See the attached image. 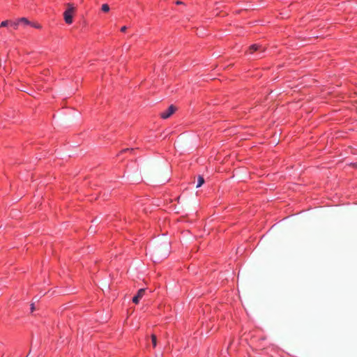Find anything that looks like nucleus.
<instances>
[{"instance_id":"obj_6","label":"nucleus","mask_w":357,"mask_h":357,"mask_svg":"<svg viewBox=\"0 0 357 357\" xmlns=\"http://www.w3.org/2000/svg\"><path fill=\"white\" fill-rule=\"evenodd\" d=\"M20 23H23L24 24H31V22L26 17H22L18 20Z\"/></svg>"},{"instance_id":"obj_4","label":"nucleus","mask_w":357,"mask_h":357,"mask_svg":"<svg viewBox=\"0 0 357 357\" xmlns=\"http://www.w3.org/2000/svg\"><path fill=\"white\" fill-rule=\"evenodd\" d=\"M145 289H140L138 290L137 294L132 298V302L135 304H137L139 300L143 297L145 293Z\"/></svg>"},{"instance_id":"obj_14","label":"nucleus","mask_w":357,"mask_h":357,"mask_svg":"<svg viewBox=\"0 0 357 357\" xmlns=\"http://www.w3.org/2000/svg\"><path fill=\"white\" fill-rule=\"evenodd\" d=\"M126 29H127V27L124 26L121 27V31L122 32H125L126 31Z\"/></svg>"},{"instance_id":"obj_12","label":"nucleus","mask_w":357,"mask_h":357,"mask_svg":"<svg viewBox=\"0 0 357 357\" xmlns=\"http://www.w3.org/2000/svg\"><path fill=\"white\" fill-rule=\"evenodd\" d=\"M134 149H125L121 151V153H124V152H127V151H132Z\"/></svg>"},{"instance_id":"obj_8","label":"nucleus","mask_w":357,"mask_h":357,"mask_svg":"<svg viewBox=\"0 0 357 357\" xmlns=\"http://www.w3.org/2000/svg\"><path fill=\"white\" fill-rule=\"evenodd\" d=\"M151 341H152L153 347H155L156 344H157V338L155 335H151Z\"/></svg>"},{"instance_id":"obj_5","label":"nucleus","mask_w":357,"mask_h":357,"mask_svg":"<svg viewBox=\"0 0 357 357\" xmlns=\"http://www.w3.org/2000/svg\"><path fill=\"white\" fill-rule=\"evenodd\" d=\"M204 183V179L203 176H199L197 178V184L196 185L197 188L201 187Z\"/></svg>"},{"instance_id":"obj_15","label":"nucleus","mask_w":357,"mask_h":357,"mask_svg":"<svg viewBox=\"0 0 357 357\" xmlns=\"http://www.w3.org/2000/svg\"><path fill=\"white\" fill-rule=\"evenodd\" d=\"M176 3L177 5H181V4H183V3L182 1H178L176 2Z\"/></svg>"},{"instance_id":"obj_7","label":"nucleus","mask_w":357,"mask_h":357,"mask_svg":"<svg viewBox=\"0 0 357 357\" xmlns=\"http://www.w3.org/2000/svg\"><path fill=\"white\" fill-rule=\"evenodd\" d=\"M20 22L19 21H16V22H10V25L13 27L14 29H17V27H18V25H19Z\"/></svg>"},{"instance_id":"obj_3","label":"nucleus","mask_w":357,"mask_h":357,"mask_svg":"<svg viewBox=\"0 0 357 357\" xmlns=\"http://www.w3.org/2000/svg\"><path fill=\"white\" fill-rule=\"evenodd\" d=\"M266 47L259 45L254 44L249 47V52L253 54L255 52L259 51V54L264 52Z\"/></svg>"},{"instance_id":"obj_13","label":"nucleus","mask_w":357,"mask_h":357,"mask_svg":"<svg viewBox=\"0 0 357 357\" xmlns=\"http://www.w3.org/2000/svg\"><path fill=\"white\" fill-rule=\"evenodd\" d=\"M35 310L34 303L31 304V312H33Z\"/></svg>"},{"instance_id":"obj_1","label":"nucleus","mask_w":357,"mask_h":357,"mask_svg":"<svg viewBox=\"0 0 357 357\" xmlns=\"http://www.w3.org/2000/svg\"><path fill=\"white\" fill-rule=\"evenodd\" d=\"M68 9L63 13V17L66 23L70 24L73 22V16L75 10V8L72 4H67Z\"/></svg>"},{"instance_id":"obj_11","label":"nucleus","mask_w":357,"mask_h":357,"mask_svg":"<svg viewBox=\"0 0 357 357\" xmlns=\"http://www.w3.org/2000/svg\"><path fill=\"white\" fill-rule=\"evenodd\" d=\"M32 26L36 28V29H40L41 28V26L39 24H35V23H31V24Z\"/></svg>"},{"instance_id":"obj_16","label":"nucleus","mask_w":357,"mask_h":357,"mask_svg":"<svg viewBox=\"0 0 357 357\" xmlns=\"http://www.w3.org/2000/svg\"><path fill=\"white\" fill-rule=\"evenodd\" d=\"M168 253H169V250H166V252L163 254V255H164V256H166V255H168Z\"/></svg>"},{"instance_id":"obj_10","label":"nucleus","mask_w":357,"mask_h":357,"mask_svg":"<svg viewBox=\"0 0 357 357\" xmlns=\"http://www.w3.org/2000/svg\"><path fill=\"white\" fill-rule=\"evenodd\" d=\"M10 21H8V20H5V21H3L1 24H0V27H4V26H8V24H10Z\"/></svg>"},{"instance_id":"obj_9","label":"nucleus","mask_w":357,"mask_h":357,"mask_svg":"<svg viewBox=\"0 0 357 357\" xmlns=\"http://www.w3.org/2000/svg\"><path fill=\"white\" fill-rule=\"evenodd\" d=\"M101 9L103 12H108L109 10V6L108 4L105 3L102 5Z\"/></svg>"},{"instance_id":"obj_2","label":"nucleus","mask_w":357,"mask_h":357,"mask_svg":"<svg viewBox=\"0 0 357 357\" xmlns=\"http://www.w3.org/2000/svg\"><path fill=\"white\" fill-rule=\"evenodd\" d=\"M176 110V107L172 105L168 107L167 110L162 112L160 114V116L164 119H168L172 114H173L175 112Z\"/></svg>"}]
</instances>
